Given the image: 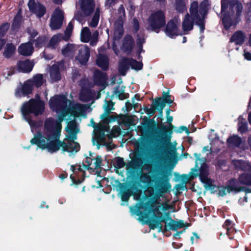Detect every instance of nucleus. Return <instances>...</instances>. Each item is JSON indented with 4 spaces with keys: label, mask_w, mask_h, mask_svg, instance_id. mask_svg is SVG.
Returning <instances> with one entry per match:
<instances>
[{
    "label": "nucleus",
    "mask_w": 251,
    "mask_h": 251,
    "mask_svg": "<svg viewBox=\"0 0 251 251\" xmlns=\"http://www.w3.org/2000/svg\"><path fill=\"white\" fill-rule=\"evenodd\" d=\"M172 205H169L166 203L163 205V207L162 208V210L163 211H167V210H168L170 209H172Z\"/></svg>",
    "instance_id": "nucleus-56"
},
{
    "label": "nucleus",
    "mask_w": 251,
    "mask_h": 251,
    "mask_svg": "<svg viewBox=\"0 0 251 251\" xmlns=\"http://www.w3.org/2000/svg\"><path fill=\"white\" fill-rule=\"evenodd\" d=\"M31 80L33 85L37 87L41 86L44 83L43 75L40 74L36 75Z\"/></svg>",
    "instance_id": "nucleus-39"
},
{
    "label": "nucleus",
    "mask_w": 251,
    "mask_h": 251,
    "mask_svg": "<svg viewBox=\"0 0 251 251\" xmlns=\"http://www.w3.org/2000/svg\"><path fill=\"white\" fill-rule=\"evenodd\" d=\"M221 13L223 16L222 22L224 27L229 29L234 26L238 22V19L241 16L243 6L241 3L237 0H232L226 5V0H222Z\"/></svg>",
    "instance_id": "nucleus-3"
},
{
    "label": "nucleus",
    "mask_w": 251,
    "mask_h": 251,
    "mask_svg": "<svg viewBox=\"0 0 251 251\" xmlns=\"http://www.w3.org/2000/svg\"><path fill=\"white\" fill-rule=\"evenodd\" d=\"M114 94L120 100H124L126 98L125 93V87L118 86L115 90Z\"/></svg>",
    "instance_id": "nucleus-37"
},
{
    "label": "nucleus",
    "mask_w": 251,
    "mask_h": 251,
    "mask_svg": "<svg viewBox=\"0 0 251 251\" xmlns=\"http://www.w3.org/2000/svg\"><path fill=\"white\" fill-rule=\"evenodd\" d=\"M33 85L31 80L25 81L24 85H21L16 90L15 95L20 97L30 93L32 90Z\"/></svg>",
    "instance_id": "nucleus-16"
},
{
    "label": "nucleus",
    "mask_w": 251,
    "mask_h": 251,
    "mask_svg": "<svg viewBox=\"0 0 251 251\" xmlns=\"http://www.w3.org/2000/svg\"><path fill=\"white\" fill-rule=\"evenodd\" d=\"M99 32L95 31L92 35L88 27H83L81 31L80 38L81 41L84 43L90 42L91 46H95L98 41Z\"/></svg>",
    "instance_id": "nucleus-11"
},
{
    "label": "nucleus",
    "mask_w": 251,
    "mask_h": 251,
    "mask_svg": "<svg viewBox=\"0 0 251 251\" xmlns=\"http://www.w3.org/2000/svg\"><path fill=\"white\" fill-rule=\"evenodd\" d=\"M60 64L53 65L50 70V78L52 81H57L61 79L59 73V66Z\"/></svg>",
    "instance_id": "nucleus-27"
},
{
    "label": "nucleus",
    "mask_w": 251,
    "mask_h": 251,
    "mask_svg": "<svg viewBox=\"0 0 251 251\" xmlns=\"http://www.w3.org/2000/svg\"><path fill=\"white\" fill-rule=\"evenodd\" d=\"M209 3L208 0H204L200 4L199 8L197 1L192 2L190 12L191 15L196 21V23L200 28V31L203 32L204 29V17L205 15Z\"/></svg>",
    "instance_id": "nucleus-6"
},
{
    "label": "nucleus",
    "mask_w": 251,
    "mask_h": 251,
    "mask_svg": "<svg viewBox=\"0 0 251 251\" xmlns=\"http://www.w3.org/2000/svg\"><path fill=\"white\" fill-rule=\"evenodd\" d=\"M80 7L83 14L87 16L94 10L95 4L93 0H79Z\"/></svg>",
    "instance_id": "nucleus-17"
},
{
    "label": "nucleus",
    "mask_w": 251,
    "mask_h": 251,
    "mask_svg": "<svg viewBox=\"0 0 251 251\" xmlns=\"http://www.w3.org/2000/svg\"><path fill=\"white\" fill-rule=\"evenodd\" d=\"M78 46L74 44H68L62 49V53L65 56L73 57Z\"/></svg>",
    "instance_id": "nucleus-29"
},
{
    "label": "nucleus",
    "mask_w": 251,
    "mask_h": 251,
    "mask_svg": "<svg viewBox=\"0 0 251 251\" xmlns=\"http://www.w3.org/2000/svg\"><path fill=\"white\" fill-rule=\"evenodd\" d=\"M78 54L76 56V60L82 65L85 64L90 57V50L86 46H80L78 47Z\"/></svg>",
    "instance_id": "nucleus-14"
},
{
    "label": "nucleus",
    "mask_w": 251,
    "mask_h": 251,
    "mask_svg": "<svg viewBox=\"0 0 251 251\" xmlns=\"http://www.w3.org/2000/svg\"><path fill=\"white\" fill-rule=\"evenodd\" d=\"M28 6L30 11L36 14L38 17H42L45 13V7L35 0H29Z\"/></svg>",
    "instance_id": "nucleus-15"
},
{
    "label": "nucleus",
    "mask_w": 251,
    "mask_h": 251,
    "mask_svg": "<svg viewBox=\"0 0 251 251\" xmlns=\"http://www.w3.org/2000/svg\"><path fill=\"white\" fill-rule=\"evenodd\" d=\"M63 18V11L59 8H56L50 18V27L51 29L55 30L60 28L62 25Z\"/></svg>",
    "instance_id": "nucleus-12"
},
{
    "label": "nucleus",
    "mask_w": 251,
    "mask_h": 251,
    "mask_svg": "<svg viewBox=\"0 0 251 251\" xmlns=\"http://www.w3.org/2000/svg\"><path fill=\"white\" fill-rule=\"evenodd\" d=\"M160 208H161V206H158L153 209L154 213L158 215V217L157 220L153 219L149 222V225L151 229L158 228V231H161L162 229L161 222H165L166 220H170V224L174 228H180L184 226L182 221H175L173 220L171 218V213L170 212L165 213L164 215L162 216L159 209Z\"/></svg>",
    "instance_id": "nucleus-5"
},
{
    "label": "nucleus",
    "mask_w": 251,
    "mask_h": 251,
    "mask_svg": "<svg viewBox=\"0 0 251 251\" xmlns=\"http://www.w3.org/2000/svg\"><path fill=\"white\" fill-rule=\"evenodd\" d=\"M145 42V38L143 36L139 37L137 40V45L138 46L137 51L140 53L142 50V44Z\"/></svg>",
    "instance_id": "nucleus-44"
},
{
    "label": "nucleus",
    "mask_w": 251,
    "mask_h": 251,
    "mask_svg": "<svg viewBox=\"0 0 251 251\" xmlns=\"http://www.w3.org/2000/svg\"><path fill=\"white\" fill-rule=\"evenodd\" d=\"M133 27L132 29L134 32H136L138 31L139 26V23L138 21L136 19H134L133 20Z\"/></svg>",
    "instance_id": "nucleus-50"
},
{
    "label": "nucleus",
    "mask_w": 251,
    "mask_h": 251,
    "mask_svg": "<svg viewBox=\"0 0 251 251\" xmlns=\"http://www.w3.org/2000/svg\"><path fill=\"white\" fill-rule=\"evenodd\" d=\"M94 95L90 89L82 87L80 93L79 99L81 101L88 102L93 99Z\"/></svg>",
    "instance_id": "nucleus-25"
},
{
    "label": "nucleus",
    "mask_w": 251,
    "mask_h": 251,
    "mask_svg": "<svg viewBox=\"0 0 251 251\" xmlns=\"http://www.w3.org/2000/svg\"><path fill=\"white\" fill-rule=\"evenodd\" d=\"M166 101H165V100L161 98L155 100L154 102L155 107L160 111L161 116H163V109L166 106Z\"/></svg>",
    "instance_id": "nucleus-34"
},
{
    "label": "nucleus",
    "mask_w": 251,
    "mask_h": 251,
    "mask_svg": "<svg viewBox=\"0 0 251 251\" xmlns=\"http://www.w3.org/2000/svg\"><path fill=\"white\" fill-rule=\"evenodd\" d=\"M27 32L31 36V37L34 38L37 35V32L34 29L29 28L27 30Z\"/></svg>",
    "instance_id": "nucleus-52"
},
{
    "label": "nucleus",
    "mask_w": 251,
    "mask_h": 251,
    "mask_svg": "<svg viewBox=\"0 0 251 251\" xmlns=\"http://www.w3.org/2000/svg\"><path fill=\"white\" fill-rule=\"evenodd\" d=\"M44 110V103L39 99L30 100L25 103L22 108V113L24 119L26 121L31 127V131L33 133L36 124L31 120L30 114L33 113L37 116L43 113Z\"/></svg>",
    "instance_id": "nucleus-4"
},
{
    "label": "nucleus",
    "mask_w": 251,
    "mask_h": 251,
    "mask_svg": "<svg viewBox=\"0 0 251 251\" xmlns=\"http://www.w3.org/2000/svg\"><path fill=\"white\" fill-rule=\"evenodd\" d=\"M132 69L139 70L142 68V63L138 62L132 59L124 58L120 61L119 66V71L122 75H125L126 71L129 67Z\"/></svg>",
    "instance_id": "nucleus-10"
},
{
    "label": "nucleus",
    "mask_w": 251,
    "mask_h": 251,
    "mask_svg": "<svg viewBox=\"0 0 251 251\" xmlns=\"http://www.w3.org/2000/svg\"><path fill=\"white\" fill-rule=\"evenodd\" d=\"M244 56L248 60H251V53L249 52L244 51Z\"/></svg>",
    "instance_id": "nucleus-53"
},
{
    "label": "nucleus",
    "mask_w": 251,
    "mask_h": 251,
    "mask_svg": "<svg viewBox=\"0 0 251 251\" xmlns=\"http://www.w3.org/2000/svg\"><path fill=\"white\" fill-rule=\"evenodd\" d=\"M113 106L114 103L113 102L105 101L103 108L106 113H109L111 110L114 109Z\"/></svg>",
    "instance_id": "nucleus-43"
},
{
    "label": "nucleus",
    "mask_w": 251,
    "mask_h": 251,
    "mask_svg": "<svg viewBox=\"0 0 251 251\" xmlns=\"http://www.w3.org/2000/svg\"><path fill=\"white\" fill-rule=\"evenodd\" d=\"M171 135L166 137V143L165 146L167 149V154L169 155L171 157L175 158L177 157V149L176 147V142H175L173 143H171Z\"/></svg>",
    "instance_id": "nucleus-19"
},
{
    "label": "nucleus",
    "mask_w": 251,
    "mask_h": 251,
    "mask_svg": "<svg viewBox=\"0 0 251 251\" xmlns=\"http://www.w3.org/2000/svg\"><path fill=\"white\" fill-rule=\"evenodd\" d=\"M33 51V47L32 44L28 42L22 44L18 48L19 53L24 56H29L32 54Z\"/></svg>",
    "instance_id": "nucleus-22"
},
{
    "label": "nucleus",
    "mask_w": 251,
    "mask_h": 251,
    "mask_svg": "<svg viewBox=\"0 0 251 251\" xmlns=\"http://www.w3.org/2000/svg\"><path fill=\"white\" fill-rule=\"evenodd\" d=\"M50 108L58 113L57 120L52 118L46 120L43 132L37 133L34 135L30 142L36 144L42 149H47L50 152H56L61 150L63 152H68L70 156L74 155L80 149L79 144L75 141L79 129L75 120L68 123L65 128V140H59L61 130V123L69 114L71 116L78 117L84 115L87 108L86 105L78 103H73L63 95H57L51 98L49 101Z\"/></svg>",
    "instance_id": "nucleus-1"
},
{
    "label": "nucleus",
    "mask_w": 251,
    "mask_h": 251,
    "mask_svg": "<svg viewBox=\"0 0 251 251\" xmlns=\"http://www.w3.org/2000/svg\"><path fill=\"white\" fill-rule=\"evenodd\" d=\"M121 197L122 201L127 202L129 199L130 195L127 192H123Z\"/></svg>",
    "instance_id": "nucleus-48"
},
{
    "label": "nucleus",
    "mask_w": 251,
    "mask_h": 251,
    "mask_svg": "<svg viewBox=\"0 0 251 251\" xmlns=\"http://www.w3.org/2000/svg\"><path fill=\"white\" fill-rule=\"evenodd\" d=\"M116 0H106V4L109 6L112 5Z\"/></svg>",
    "instance_id": "nucleus-58"
},
{
    "label": "nucleus",
    "mask_w": 251,
    "mask_h": 251,
    "mask_svg": "<svg viewBox=\"0 0 251 251\" xmlns=\"http://www.w3.org/2000/svg\"><path fill=\"white\" fill-rule=\"evenodd\" d=\"M73 29V22L71 21L68 24V26L66 29V31L65 32V35L63 36V38H64L63 40L67 41L69 39L70 36L71 35Z\"/></svg>",
    "instance_id": "nucleus-41"
},
{
    "label": "nucleus",
    "mask_w": 251,
    "mask_h": 251,
    "mask_svg": "<svg viewBox=\"0 0 251 251\" xmlns=\"http://www.w3.org/2000/svg\"><path fill=\"white\" fill-rule=\"evenodd\" d=\"M119 18L116 21L114 25L113 32L114 44L116 41H118L123 36L124 33L123 23L126 14L124 6L121 5L118 9Z\"/></svg>",
    "instance_id": "nucleus-9"
},
{
    "label": "nucleus",
    "mask_w": 251,
    "mask_h": 251,
    "mask_svg": "<svg viewBox=\"0 0 251 251\" xmlns=\"http://www.w3.org/2000/svg\"><path fill=\"white\" fill-rule=\"evenodd\" d=\"M20 20H21V17L19 15V13H18L14 19V22L12 24V27L13 28H16L17 26H18L19 23V21H20Z\"/></svg>",
    "instance_id": "nucleus-47"
},
{
    "label": "nucleus",
    "mask_w": 251,
    "mask_h": 251,
    "mask_svg": "<svg viewBox=\"0 0 251 251\" xmlns=\"http://www.w3.org/2000/svg\"><path fill=\"white\" fill-rule=\"evenodd\" d=\"M143 207L141 204L136 205L135 206H130V210L132 215H135L139 216L138 219L141 221L144 220L148 218V214L144 213L141 211V209Z\"/></svg>",
    "instance_id": "nucleus-21"
},
{
    "label": "nucleus",
    "mask_w": 251,
    "mask_h": 251,
    "mask_svg": "<svg viewBox=\"0 0 251 251\" xmlns=\"http://www.w3.org/2000/svg\"><path fill=\"white\" fill-rule=\"evenodd\" d=\"M113 130L114 131V132L117 134H119L120 131V128L118 127L113 129Z\"/></svg>",
    "instance_id": "nucleus-63"
},
{
    "label": "nucleus",
    "mask_w": 251,
    "mask_h": 251,
    "mask_svg": "<svg viewBox=\"0 0 251 251\" xmlns=\"http://www.w3.org/2000/svg\"><path fill=\"white\" fill-rule=\"evenodd\" d=\"M199 238V236L196 233H193V236L191 237V241L192 244H194L195 240L197 241Z\"/></svg>",
    "instance_id": "nucleus-54"
},
{
    "label": "nucleus",
    "mask_w": 251,
    "mask_h": 251,
    "mask_svg": "<svg viewBox=\"0 0 251 251\" xmlns=\"http://www.w3.org/2000/svg\"><path fill=\"white\" fill-rule=\"evenodd\" d=\"M246 39V35L243 31L239 30L235 32L230 39V42H234L236 45H242Z\"/></svg>",
    "instance_id": "nucleus-20"
},
{
    "label": "nucleus",
    "mask_w": 251,
    "mask_h": 251,
    "mask_svg": "<svg viewBox=\"0 0 251 251\" xmlns=\"http://www.w3.org/2000/svg\"><path fill=\"white\" fill-rule=\"evenodd\" d=\"M191 16L192 18L188 14H187L182 22V28L185 33L193 29V22H196L193 17L191 15Z\"/></svg>",
    "instance_id": "nucleus-23"
},
{
    "label": "nucleus",
    "mask_w": 251,
    "mask_h": 251,
    "mask_svg": "<svg viewBox=\"0 0 251 251\" xmlns=\"http://www.w3.org/2000/svg\"><path fill=\"white\" fill-rule=\"evenodd\" d=\"M116 165L117 167L119 168L124 167L126 164L125 161H124V159L120 157H118L116 159Z\"/></svg>",
    "instance_id": "nucleus-45"
},
{
    "label": "nucleus",
    "mask_w": 251,
    "mask_h": 251,
    "mask_svg": "<svg viewBox=\"0 0 251 251\" xmlns=\"http://www.w3.org/2000/svg\"><path fill=\"white\" fill-rule=\"evenodd\" d=\"M166 118H167V122L170 123V125H171V122L173 121V118L172 116H166Z\"/></svg>",
    "instance_id": "nucleus-59"
},
{
    "label": "nucleus",
    "mask_w": 251,
    "mask_h": 251,
    "mask_svg": "<svg viewBox=\"0 0 251 251\" xmlns=\"http://www.w3.org/2000/svg\"><path fill=\"white\" fill-rule=\"evenodd\" d=\"M140 146L145 147V145L148 143V139L146 138H140L138 141Z\"/></svg>",
    "instance_id": "nucleus-51"
},
{
    "label": "nucleus",
    "mask_w": 251,
    "mask_h": 251,
    "mask_svg": "<svg viewBox=\"0 0 251 251\" xmlns=\"http://www.w3.org/2000/svg\"><path fill=\"white\" fill-rule=\"evenodd\" d=\"M63 36L61 34H57L52 36L50 40L48 46L54 49L56 45L62 40H63Z\"/></svg>",
    "instance_id": "nucleus-32"
},
{
    "label": "nucleus",
    "mask_w": 251,
    "mask_h": 251,
    "mask_svg": "<svg viewBox=\"0 0 251 251\" xmlns=\"http://www.w3.org/2000/svg\"><path fill=\"white\" fill-rule=\"evenodd\" d=\"M100 18V10L98 8H97L95 12L94 15L91 20V21L89 22V25L92 27H95L97 26Z\"/></svg>",
    "instance_id": "nucleus-35"
},
{
    "label": "nucleus",
    "mask_w": 251,
    "mask_h": 251,
    "mask_svg": "<svg viewBox=\"0 0 251 251\" xmlns=\"http://www.w3.org/2000/svg\"><path fill=\"white\" fill-rule=\"evenodd\" d=\"M165 23L164 12L162 10H157L152 13L149 18L148 28L158 33L159 29L162 27Z\"/></svg>",
    "instance_id": "nucleus-8"
},
{
    "label": "nucleus",
    "mask_w": 251,
    "mask_h": 251,
    "mask_svg": "<svg viewBox=\"0 0 251 251\" xmlns=\"http://www.w3.org/2000/svg\"><path fill=\"white\" fill-rule=\"evenodd\" d=\"M33 66V62L28 60L20 61L18 63L19 70L24 73L30 72L32 70Z\"/></svg>",
    "instance_id": "nucleus-24"
},
{
    "label": "nucleus",
    "mask_w": 251,
    "mask_h": 251,
    "mask_svg": "<svg viewBox=\"0 0 251 251\" xmlns=\"http://www.w3.org/2000/svg\"><path fill=\"white\" fill-rule=\"evenodd\" d=\"M241 139L236 135L230 137L227 140L228 146L230 147H239L241 143Z\"/></svg>",
    "instance_id": "nucleus-31"
},
{
    "label": "nucleus",
    "mask_w": 251,
    "mask_h": 251,
    "mask_svg": "<svg viewBox=\"0 0 251 251\" xmlns=\"http://www.w3.org/2000/svg\"><path fill=\"white\" fill-rule=\"evenodd\" d=\"M210 151V149L208 146H205L203 148L202 152H205L206 151Z\"/></svg>",
    "instance_id": "nucleus-61"
},
{
    "label": "nucleus",
    "mask_w": 251,
    "mask_h": 251,
    "mask_svg": "<svg viewBox=\"0 0 251 251\" xmlns=\"http://www.w3.org/2000/svg\"><path fill=\"white\" fill-rule=\"evenodd\" d=\"M185 131L187 133L188 132V129L185 126H180L176 131L178 133H182L183 131Z\"/></svg>",
    "instance_id": "nucleus-55"
},
{
    "label": "nucleus",
    "mask_w": 251,
    "mask_h": 251,
    "mask_svg": "<svg viewBox=\"0 0 251 251\" xmlns=\"http://www.w3.org/2000/svg\"><path fill=\"white\" fill-rule=\"evenodd\" d=\"M97 65L103 70H106L108 67V59L107 56L99 55L97 60Z\"/></svg>",
    "instance_id": "nucleus-30"
},
{
    "label": "nucleus",
    "mask_w": 251,
    "mask_h": 251,
    "mask_svg": "<svg viewBox=\"0 0 251 251\" xmlns=\"http://www.w3.org/2000/svg\"><path fill=\"white\" fill-rule=\"evenodd\" d=\"M223 227L226 229V234H229L230 232L233 231V229L232 228L231 223L229 220H226L224 224L223 225Z\"/></svg>",
    "instance_id": "nucleus-42"
},
{
    "label": "nucleus",
    "mask_w": 251,
    "mask_h": 251,
    "mask_svg": "<svg viewBox=\"0 0 251 251\" xmlns=\"http://www.w3.org/2000/svg\"><path fill=\"white\" fill-rule=\"evenodd\" d=\"M139 98V96L138 95H135L132 99V102L133 104L135 105V100H138Z\"/></svg>",
    "instance_id": "nucleus-57"
},
{
    "label": "nucleus",
    "mask_w": 251,
    "mask_h": 251,
    "mask_svg": "<svg viewBox=\"0 0 251 251\" xmlns=\"http://www.w3.org/2000/svg\"><path fill=\"white\" fill-rule=\"evenodd\" d=\"M171 173L166 170L158 171L155 175V188L156 193L161 196L162 194L169 192L171 189L170 183Z\"/></svg>",
    "instance_id": "nucleus-7"
},
{
    "label": "nucleus",
    "mask_w": 251,
    "mask_h": 251,
    "mask_svg": "<svg viewBox=\"0 0 251 251\" xmlns=\"http://www.w3.org/2000/svg\"><path fill=\"white\" fill-rule=\"evenodd\" d=\"M89 126H92L93 127H95V123L93 119L91 120Z\"/></svg>",
    "instance_id": "nucleus-62"
},
{
    "label": "nucleus",
    "mask_w": 251,
    "mask_h": 251,
    "mask_svg": "<svg viewBox=\"0 0 251 251\" xmlns=\"http://www.w3.org/2000/svg\"><path fill=\"white\" fill-rule=\"evenodd\" d=\"M194 156L196 157L195 166L191 169L190 175L192 177L199 176L207 190L211 191L212 193L217 192V195L219 197H224L227 193L237 190L235 186H216L213 185L211 180L207 177L208 170L206 159L201 158V154L197 153H195Z\"/></svg>",
    "instance_id": "nucleus-2"
},
{
    "label": "nucleus",
    "mask_w": 251,
    "mask_h": 251,
    "mask_svg": "<svg viewBox=\"0 0 251 251\" xmlns=\"http://www.w3.org/2000/svg\"><path fill=\"white\" fill-rule=\"evenodd\" d=\"M179 22L180 20L177 18L168 22L165 29V32L168 36L173 38L178 35L177 25Z\"/></svg>",
    "instance_id": "nucleus-13"
},
{
    "label": "nucleus",
    "mask_w": 251,
    "mask_h": 251,
    "mask_svg": "<svg viewBox=\"0 0 251 251\" xmlns=\"http://www.w3.org/2000/svg\"><path fill=\"white\" fill-rule=\"evenodd\" d=\"M176 9L179 12H183L185 11L186 8L184 1L182 0H176Z\"/></svg>",
    "instance_id": "nucleus-40"
},
{
    "label": "nucleus",
    "mask_w": 251,
    "mask_h": 251,
    "mask_svg": "<svg viewBox=\"0 0 251 251\" xmlns=\"http://www.w3.org/2000/svg\"><path fill=\"white\" fill-rule=\"evenodd\" d=\"M238 181L242 184L251 185V174L244 173L241 175L238 178Z\"/></svg>",
    "instance_id": "nucleus-33"
},
{
    "label": "nucleus",
    "mask_w": 251,
    "mask_h": 251,
    "mask_svg": "<svg viewBox=\"0 0 251 251\" xmlns=\"http://www.w3.org/2000/svg\"><path fill=\"white\" fill-rule=\"evenodd\" d=\"M46 38L44 37H41L38 38L36 41L35 46L37 47H41L45 42Z\"/></svg>",
    "instance_id": "nucleus-46"
},
{
    "label": "nucleus",
    "mask_w": 251,
    "mask_h": 251,
    "mask_svg": "<svg viewBox=\"0 0 251 251\" xmlns=\"http://www.w3.org/2000/svg\"><path fill=\"white\" fill-rule=\"evenodd\" d=\"M183 232H176V233H175L174 234V237L176 238V239H179L180 238V234L182 233Z\"/></svg>",
    "instance_id": "nucleus-60"
},
{
    "label": "nucleus",
    "mask_w": 251,
    "mask_h": 251,
    "mask_svg": "<svg viewBox=\"0 0 251 251\" xmlns=\"http://www.w3.org/2000/svg\"><path fill=\"white\" fill-rule=\"evenodd\" d=\"M8 28L7 24L3 25L0 27V37L3 36Z\"/></svg>",
    "instance_id": "nucleus-49"
},
{
    "label": "nucleus",
    "mask_w": 251,
    "mask_h": 251,
    "mask_svg": "<svg viewBox=\"0 0 251 251\" xmlns=\"http://www.w3.org/2000/svg\"><path fill=\"white\" fill-rule=\"evenodd\" d=\"M238 131L241 133H245L247 131V122L241 117H240L239 118Z\"/></svg>",
    "instance_id": "nucleus-38"
},
{
    "label": "nucleus",
    "mask_w": 251,
    "mask_h": 251,
    "mask_svg": "<svg viewBox=\"0 0 251 251\" xmlns=\"http://www.w3.org/2000/svg\"><path fill=\"white\" fill-rule=\"evenodd\" d=\"M134 46V43L132 37L129 35H126L123 40L122 50L126 53H129L132 51Z\"/></svg>",
    "instance_id": "nucleus-18"
},
{
    "label": "nucleus",
    "mask_w": 251,
    "mask_h": 251,
    "mask_svg": "<svg viewBox=\"0 0 251 251\" xmlns=\"http://www.w3.org/2000/svg\"><path fill=\"white\" fill-rule=\"evenodd\" d=\"M16 47L13 45L8 44L6 46L3 55L6 57H10L14 53Z\"/></svg>",
    "instance_id": "nucleus-36"
},
{
    "label": "nucleus",
    "mask_w": 251,
    "mask_h": 251,
    "mask_svg": "<svg viewBox=\"0 0 251 251\" xmlns=\"http://www.w3.org/2000/svg\"><path fill=\"white\" fill-rule=\"evenodd\" d=\"M232 164L237 169L251 172V165L248 162L240 160H234L232 161Z\"/></svg>",
    "instance_id": "nucleus-26"
},
{
    "label": "nucleus",
    "mask_w": 251,
    "mask_h": 251,
    "mask_svg": "<svg viewBox=\"0 0 251 251\" xmlns=\"http://www.w3.org/2000/svg\"><path fill=\"white\" fill-rule=\"evenodd\" d=\"M102 162V159L100 156H98L95 159H91L90 158H87L86 159L87 165H85V168L88 170L90 167L91 165L93 164L95 169H98L101 166Z\"/></svg>",
    "instance_id": "nucleus-28"
},
{
    "label": "nucleus",
    "mask_w": 251,
    "mask_h": 251,
    "mask_svg": "<svg viewBox=\"0 0 251 251\" xmlns=\"http://www.w3.org/2000/svg\"><path fill=\"white\" fill-rule=\"evenodd\" d=\"M75 19L78 21L79 22H81V19L77 14L75 15Z\"/></svg>",
    "instance_id": "nucleus-64"
}]
</instances>
